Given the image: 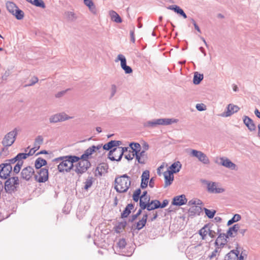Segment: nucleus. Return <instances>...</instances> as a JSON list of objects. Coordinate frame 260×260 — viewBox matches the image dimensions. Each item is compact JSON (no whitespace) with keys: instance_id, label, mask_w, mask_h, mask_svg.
Segmentation results:
<instances>
[{"instance_id":"nucleus-3","label":"nucleus","mask_w":260,"mask_h":260,"mask_svg":"<svg viewBox=\"0 0 260 260\" xmlns=\"http://www.w3.org/2000/svg\"><path fill=\"white\" fill-rule=\"evenodd\" d=\"M19 185L18 177H12L8 178L5 182V190L7 193H12L17 190Z\"/></svg>"},{"instance_id":"nucleus-60","label":"nucleus","mask_w":260,"mask_h":260,"mask_svg":"<svg viewBox=\"0 0 260 260\" xmlns=\"http://www.w3.org/2000/svg\"><path fill=\"white\" fill-rule=\"evenodd\" d=\"M117 91V86L115 84H112L111 87L110 98L113 97Z\"/></svg>"},{"instance_id":"nucleus-48","label":"nucleus","mask_w":260,"mask_h":260,"mask_svg":"<svg viewBox=\"0 0 260 260\" xmlns=\"http://www.w3.org/2000/svg\"><path fill=\"white\" fill-rule=\"evenodd\" d=\"M141 193V190L140 188H138L134 191V194L133 195V199L135 202H137L139 199L140 200L141 196H140Z\"/></svg>"},{"instance_id":"nucleus-36","label":"nucleus","mask_w":260,"mask_h":260,"mask_svg":"<svg viewBox=\"0 0 260 260\" xmlns=\"http://www.w3.org/2000/svg\"><path fill=\"white\" fill-rule=\"evenodd\" d=\"M203 74H201L196 72L194 74L193 83L196 85L199 84L201 81L203 79Z\"/></svg>"},{"instance_id":"nucleus-47","label":"nucleus","mask_w":260,"mask_h":260,"mask_svg":"<svg viewBox=\"0 0 260 260\" xmlns=\"http://www.w3.org/2000/svg\"><path fill=\"white\" fill-rule=\"evenodd\" d=\"M241 215L238 214H236L234 215L232 219L229 220L228 222V225H230L235 222H237L241 219Z\"/></svg>"},{"instance_id":"nucleus-43","label":"nucleus","mask_w":260,"mask_h":260,"mask_svg":"<svg viewBox=\"0 0 260 260\" xmlns=\"http://www.w3.org/2000/svg\"><path fill=\"white\" fill-rule=\"evenodd\" d=\"M199 233L202 236V239L204 240L206 236L208 235L207 224L200 230Z\"/></svg>"},{"instance_id":"nucleus-56","label":"nucleus","mask_w":260,"mask_h":260,"mask_svg":"<svg viewBox=\"0 0 260 260\" xmlns=\"http://www.w3.org/2000/svg\"><path fill=\"white\" fill-rule=\"evenodd\" d=\"M92 178L88 177V178L86 180L85 182L84 189L87 190L89 188H90L92 184Z\"/></svg>"},{"instance_id":"nucleus-42","label":"nucleus","mask_w":260,"mask_h":260,"mask_svg":"<svg viewBox=\"0 0 260 260\" xmlns=\"http://www.w3.org/2000/svg\"><path fill=\"white\" fill-rule=\"evenodd\" d=\"M64 16L66 18L70 21H74L76 19V14L73 12L67 11L65 12Z\"/></svg>"},{"instance_id":"nucleus-21","label":"nucleus","mask_w":260,"mask_h":260,"mask_svg":"<svg viewBox=\"0 0 260 260\" xmlns=\"http://www.w3.org/2000/svg\"><path fill=\"white\" fill-rule=\"evenodd\" d=\"M164 176L165 177L164 187H167L172 183L174 180V175L167 171L164 173Z\"/></svg>"},{"instance_id":"nucleus-10","label":"nucleus","mask_w":260,"mask_h":260,"mask_svg":"<svg viewBox=\"0 0 260 260\" xmlns=\"http://www.w3.org/2000/svg\"><path fill=\"white\" fill-rule=\"evenodd\" d=\"M74 165L70 164L67 158L63 159L58 165L57 169L60 173L69 172L73 168Z\"/></svg>"},{"instance_id":"nucleus-58","label":"nucleus","mask_w":260,"mask_h":260,"mask_svg":"<svg viewBox=\"0 0 260 260\" xmlns=\"http://www.w3.org/2000/svg\"><path fill=\"white\" fill-rule=\"evenodd\" d=\"M16 156L18 159V161L19 160L22 161V159H25L27 157L28 154H27V153H18Z\"/></svg>"},{"instance_id":"nucleus-38","label":"nucleus","mask_w":260,"mask_h":260,"mask_svg":"<svg viewBox=\"0 0 260 260\" xmlns=\"http://www.w3.org/2000/svg\"><path fill=\"white\" fill-rule=\"evenodd\" d=\"M43 138L42 136H38L35 140L34 146L36 150H38L40 147V145L43 143Z\"/></svg>"},{"instance_id":"nucleus-25","label":"nucleus","mask_w":260,"mask_h":260,"mask_svg":"<svg viewBox=\"0 0 260 260\" xmlns=\"http://www.w3.org/2000/svg\"><path fill=\"white\" fill-rule=\"evenodd\" d=\"M181 166L182 165L180 162L177 161L172 164L169 167L170 170H168L167 171L172 173L173 174L174 173H178L180 171L181 168Z\"/></svg>"},{"instance_id":"nucleus-52","label":"nucleus","mask_w":260,"mask_h":260,"mask_svg":"<svg viewBox=\"0 0 260 260\" xmlns=\"http://www.w3.org/2000/svg\"><path fill=\"white\" fill-rule=\"evenodd\" d=\"M188 205H194V206H198V205H203V203L202 201L199 199H192L188 202Z\"/></svg>"},{"instance_id":"nucleus-35","label":"nucleus","mask_w":260,"mask_h":260,"mask_svg":"<svg viewBox=\"0 0 260 260\" xmlns=\"http://www.w3.org/2000/svg\"><path fill=\"white\" fill-rule=\"evenodd\" d=\"M46 165H47V161L45 159H44L41 157L38 158L36 160L35 163V166L37 169H41L42 167L45 166Z\"/></svg>"},{"instance_id":"nucleus-45","label":"nucleus","mask_w":260,"mask_h":260,"mask_svg":"<svg viewBox=\"0 0 260 260\" xmlns=\"http://www.w3.org/2000/svg\"><path fill=\"white\" fill-rule=\"evenodd\" d=\"M67 158L70 164H72L73 165V163L78 162L79 161L81 158H80V157H78L77 156L74 155H67L65 156V159Z\"/></svg>"},{"instance_id":"nucleus-6","label":"nucleus","mask_w":260,"mask_h":260,"mask_svg":"<svg viewBox=\"0 0 260 260\" xmlns=\"http://www.w3.org/2000/svg\"><path fill=\"white\" fill-rule=\"evenodd\" d=\"M76 166L75 170V172L78 174H82L86 172V171L91 166V164L88 160L81 159Z\"/></svg>"},{"instance_id":"nucleus-53","label":"nucleus","mask_w":260,"mask_h":260,"mask_svg":"<svg viewBox=\"0 0 260 260\" xmlns=\"http://www.w3.org/2000/svg\"><path fill=\"white\" fill-rule=\"evenodd\" d=\"M39 81L38 78L35 76H34L31 78L29 80V83L28 84H25L24 87H26L27 86H31L35 85L36 83H37Z\"/></svg>"},{"instance_id":"nucleus-64","label":"nucleus","mask_w":260,"mask_h":260,"mask_svg":"<svg viewBox=\"0 0 260 260\" xmlns=\"http://www.w3.org/2000/svg\"><path fill=\"white\" fill-rule=\"evenodd\" d=\"M69 90H70V89H67V90L59 91V92H57V93L55 94V96L56 98H61L66 93V92L67 91H68Z\"/></svg>"},{"instance_id":"nucleus-34","label":"nucleus","mask_w":260,"mask_h":260,"mask_svg":"<svg viewBox=\"0 0 260 260\" xmlns=\"http://www.w3.org/2000/svg\"><path fill=\"white\" fill-rule=\"evenodd\" d=\"M108 166L105 164L99 165L96 168V172H98L100 176H102L103 174L107 172Z\"/></svg>"},{"instance_id":"nucleus-24","label":"nucleus","mask_w":260,"mask_h":260,"mask_svg":"<svg viewBox=\"0 0 260 260\" xmlns=\"http://www.w3.org/2000/svg\"><path fill=\"white\" fill-rule=\"evenodd\" d=\"M121 144V142L120 141L111 140L108 143L105 144L103 146V149L106 150H109L114 147L118 146Z\"/></svg>"},{"instance_id":"nucleus-32","label":"nucleus","mask_w":260,"mask_h":260,"mask_svg":"<svg viewBox=\"0 0 260 260\" xmlns=\"http://www.w3.org/2000/svg\"><path fill=\"white\" fill-rule=\"evenodd\" d=\"M131 150H132V152L136 154V153H139L141 151V147L139 143L132 142L129 144Z\"/></svg>"},{"instance_id":"nucleus-59","label":"nucleus","mask_w":260,"mask_h":260,"mask_svg":"<svg viewBox=\"0 0 260 260\" xmlns=\"http://www.w3.org/2000/svg\"><path fill=\"white\" fill-rule=\"evenodd\" d=\"M117 245L120 248H121V249L124 248L126 245V242L125 240L124 239H120L119 241V242H118Z\"/></svg>"},{"instance_id":"nucleus-30","label":"nucleus","mask_w":260,"mask_h":260,"mask_svg":"<svg viewBox=\"0 0 260 260\" xmlns=\"http://www.w3.org/2000/svg\"><path fill=\"white\" fill-rule=\"evenodd\" d=\"M147 191H144L143 192L142 194L140 197V207L143 208H146L147 210L148 211L149 210V209L150 208V206H151V202L149 203L148 205H145L143 203V198L144 197H147Z\"/></svg>"},{"instance_id":"nucleus-20","label":"nucleus","mask_w":260,"mask_h":260,"mask_svg":"<svg viewBox=\"0 0 260 260\" xmlns=\"http://www.w3.org/2000/svg\"><path fill=\"white\" fill-rule=\"evenodd\" d=\"M243 122L250 131L252 132L256 129V125L253 121L248 116H243Z\"/></svg>"},{"instance_id":"nucleus-27","label":"nucleus","mask_w":260,"mask_h":260,"mask_svg":"<svg viewBox=\"0 0 260 260\" xmlns=\"http://www.w3.org/2000/svg\"><path fill=\"white\" fill-rule=\"evenodd\" d=\"M84 4L86 6L89 11L93 14H96L97 10L96 6L92 0H83Z\"/></svg>"},{"instance_id":"nucleus-37","label":"nucleus","mask_w":260,"mask_h":260,"mask_svg":"<svg viewBox=\"0 0 260 260\" xmlns=\"http://www.w3.org/2000/svg\"><path fill=\"white\" fill-rule=\"evenodd\" d=\"M6 7L8 11L12 14H14L15 10L18 7L14 3L8 1L6 3Z\"/></svg>"},{"instance_id":"nucleus-55","label":"nucleus","mask_w":260,"mask_h":260,"mask_svg":"<svg viewBox=\"0 0 260 260\" xmlns=\"http://www.w3.org/2000/svg\"><path fill=\"white\" fill-rule=\"evenodd\" d=\"M126 222L125 221L124 222H121L118 223V224L116 226V231L117 233H120V230L124 229L125 227L126 226Z\"/></svg>"},{"instance_id":"nucleus-57","label":"nucleus","mask_w":260,"mask_h":260,"mask_svg":"<svg viewBox=\"0 0 260 260\" xmlns=\"http://www.w3.org/2000/svg\"><path fill=\"white\" fill-rule=\"evenodd\" d=\"M139 155H140L141 158L143 159L142 160L144 161V163L145 164L147 159V155L146 153V151H145V150H142L141 151H140L139 152Z\"/></svg>"},{"instance_id":"nucleus-4","label":"nucleus","mask_w":260,"mask_h":260,"mask_svg":"<svg viewBox=\"0 0 260 260\" xmlns=\"http://www.w3.org/2000/svg\"><path fill=\"white\" fill-rule=\"evenodd\" d=\"M18 134L17 128L7 133L4 137L2 143L5 147L11 146L15 142Z\"/></svg>"},{"instance_id":"nucleus-29","label":"nucleus","mask_w":260,"mask_h":260,"mask_svg":"<svg viewBox=\"0 0 260 260\" xmlns=\"http://www.w3.org/2000/svg\"><path fill=\"white\" fill-rule=\"evenodd\" d=\"M147 218V214L143 215L142 218L137 223L136 229L138 230H141L145 225Z\"/></svg>"},{"instance_id":"nucleus-2","label":"nucleus","mask_w":260,"mask_h":260,"mask_svg":"<svg viewBox=\"0 0 260 260\" xmlns=\"http://www.w3.org/2000/svg\"><path fill=\"white\" fill-rule=\"evenodd\" d=\"M128 147H119L114 148L110 150L108 154V158L112 161H120L124 152L128 151Z\"/></svg>"},{"instance_id":"nucleus-51","label":"nucleus","mask_w":260,"mask_h":260,"mask_svg":"<svg viewBox=\"0 0 260 260\" xmlns=\"http://www.w3.org/2000/svg\"><path fill=\"white\" fill-rule=\"evenodd\" d=\"M23 161H18L16 165L14 166L13 169V173L15 174H18L21 169V168L23 165Z\"/></svg>"},{"instance_id":"nucleus-23","label":"nucleus","mask_w":260,"mask_h":260,"mask_svg":"<svg viewBox=\"0 0 260 260\" xmlns=\"http://www.w3.org/2000/svg\"><path fill=\"white\" fill-rule=\"evenodd\" d=\"M239 251L237 249L232 250L224 257V260H238Z\"/></svg>"},{"instance_id":"nucleus-41","label":"nucleus","mask_w":260,"mask_h":260,"mask_svg":"<svg viewBox=\"0 0 260 260\" xmlns=\"http://www.w3.org/2000/svg\"><path fill=\"white\" fill-rule=\"evenodd\" d=\"M110 15L112 20H113L114 21L117 23H121L122 22L121 18L116 12L112 11L110 12Z\"/></svg>"},{"instance_id":"nucleus-61","label":"nucleus","mask_w":260,"mask_h":260,"mask_svg":"<svg viewBox=\"0 0 260 260\" xmlns=\"http://www.w3.org/2000/svg\"><path fill=\"white\" fill-rule=\"evenodd\" d=\"M122 69L124 71L125 74H131L133 72L132 68L128 66H124Z\"/></svg>"},{"instance_id":"nucleus-17","label":"nucleus","mask_w":260,"mask_h":260,"mask_svg":"<svg viewBox=\"0 0 260 260\" xmlns=\"http://www.w3.org/2000/svg\"><path fill=\"white\" fill-rule=\"evenodd\" d=\"M220 164L221 165L232 170H237V166L232 162L229 159L225 157H220Z\"/></svg>"},{"instance_id":"nucleus-26","label":"nucleus","mask_w":260,"mask_h":260,"mask_svg":"<svg viewBox=\"0 0 260 260\" xmlns=\"http://www.w3.org/2000/svg\"><path fill=\"white\" fill-rule=\"evenodd\" d=\"M168 9L173 10L176 13L182 16L184 18H187L186 14L184 13L183 10L177 5H171L167 7Z\"/></svg>"},{"instance_id":"nucleus-50","label":"nucleus","mask_w":260,"mask_h":260,"mask_svg":"<svg viewBox=\"0 0 260 260\" xmlns=\"http://www.w3.org/2000/svg\"><path fill=\"white\" fill-rule=\"evenodd\" d=\"M32 5L43 9H44L46 7L45 4L43 0H33V3Z\"/></svg>"},{"instance_id":"nucleus-54","label":"nucleus","mask_w":260,"mask_h":260,"mask_svg":"<svg viewBox=\"0 0 260 260\" xmlns=\"http://www.w3.org/2000/svg\"><path fill=\"white\" fill-rule=\"evenodd\" d=\"M220 252V249L216 246L215 250L212 252L211 254L209 256L210 259L215 257L217 255H219Z\"/></svg>"},{"instance_id":"nucleus-40","label":"nucleus","mask_w":260,"mask_h":260,"mask_svg":"<svg viewBox=\"0 0 260 260\" xmlns=\"http://www.w3.org/2000/svg\"><path fill=\"white\" fill-rule=\"evenodd\" d=\"M14 14H12L14 16H15L16 18L18 20H21L24 17V12L20 10L18 7L15 10V12L14 13Z\"/></svg>"},{"instance_id":"nucleus-44","label":"nucleus","mask_w":260,"mask_h":260,"mask_svg":"<svg viewBox=\"0 0 260 260\" xmlns=\"http://www.w3.org/2000/svg\"><path fill=\"white\" fill-rule=\"evenodd\" d=\"M118 60L120 61V66L121 68L124 66H126V59L124 55L122 54H119L117 56V57L116 59L115 60V61L117 62Z\"/></svg>"},{"instance_id":"nucleus-22","label":"nucleus","mask_w":260,"mask_h":260,"mask_svg":"<svg viewBox=\"0 0 260 260\" xmlns=\"http://www.w3.org/2000/svg\"><path fill=\"white\" fill-rule=\"evenodd\" d=\"M239 230V224H235L233 226L230 227L226 232L225 235L229 237H235L238 234V230Z\"/></svg>"},{"instance_id":"nucleus-9","label":"nucleus","mask_w":260,"mask_h":260,"mask_svg":"<svg viewBox=\"0 0 260 260\" xmlns=\"http://www.w3.org/2000/svg\"><path fill=\"white\" fill-rule=\"evenodd\" d=\"M70 118H71V117L68 116L66 113L62 112L51 116L49 118V122L50 123H55L58 122L64 121Z\"/></svg>"},{"instance_id":"nucleus-11","label":"nucleus","mask_w":260,"mask_h":260,"mask_svg":"<svg viewBox=\"0 0 260 260\" xmlns=\"http://www.w3.org/2000/svg\"><path fill=\"white\" fill-rule=\"evenodd\" d=\"M240 110V108L233 104L228 105L226 108V111L222 113L220 116L223 117H228L237 113Z\"/></svg>"},{"instance_id":"nucleus-15","label":"nucleus","mask_w":260,"mask_h":260,"mask_svg":"<svg viewBox=\"0 0 260 260\" xmlns=\"http://www.w3.org/2000/svg\"><path fill=\"white\" fill-rule=\"evenodd\" d=\"M218 235V236L215 242V245L221 249L227 243V239L229 238L224 233H221L220 232Z\"/></svg>"},{"instance_id":"nucleus-1","label":"nucleus","mask_w":260,"mask_h":260,"mask_svg":"<svg viewBox=\"0 0 260 260\" xmlns=\"http://www.w3.org/2000/svg\"><path fill=\"white\" fill-rule=\"evenodd\" d=\"M114 188L119 193L125 192L131 185L130 177L127 174H123L116 177L114 180Z\"/></svg>"},{"instance_id":"nucleus-19","label":"nucleus","mask_w":260,"mask_h":260,"mask_svg":"<svg viewBox=\"0 0 260 260\" xmlns=\"http://www.w3.org/2000/svg\"><path fill=\"white\" fill-rule=\"evenodd\" d=\"M150 177V173L148 170L144 171L141 176V188H146L148 186V180Z\"/></svg>"},{"instance_id":"nucleus-46","label":"nucleus","mask_w":260,"mask_h":260,"mask_svg":"<svg viewBox=\"0 0 260 260\" xmlns=\"http://www.w3.org/2000/svg\"><path fill=\"white\" fill-rule=\"evenodd\" d=\"M203 210L205 211L206 215L209 218H213L216 212V210H209L206 208H204Z\"/></svg>"},{"instance_id":"nucleus-33","label":"nucleus","mask_w":260,"mask_h":260,"mask_svg":"<svg viewBox=\"0 0 260 260\" xmlns=\"http://www.w3.org/2000/svg\"><path fill=\"white\" fill-rule=\"evenodd\" d=\"M134 208V205L133 204H128L123 212L121 213V217L122 218H126L128 217L129 214L131 213L132 210H133Z\"/></svg>"},{"instance_id":"nucleus-13","label":"nucleus","mask_w":260,"mask_h":260,"mask_svg":"<svg viewBox=\"0 0 260 260\" xmlns=\"http://www.w3.org/2000/svg\"><path fill=\"white\" fill-rule=\"evenodd\" d=\"M21 178L26 181H29L33 175L35 176V171L32 167L28 166L22 169L21 172Z\"/></svg>"},{"instance_id":"nucleus-12","label":"nucleus","mask_w":260,"mask_h":260,"mask_svg":"<svg viewBox=\"0 0 260 260\" xmlns=\"http://www.w3.org/2000/svg\"><path fill=\"white\" fill-rule=\"evenodd\" d=\"M1 169L0 170V177L6 179L10 176L12 171V167L6 162L1 164Z\"/></svg>"},{"instance_id":"nucleus-16","label":"nucleus","mask_w":260,"mask_h":260,"mask_svg":"<svg viewBox=\"0 0 260 260\" xmlns=\"http://www.w3.org/2000/svg\"><path fill=\"white\" fill-rule=\"evenodd\" d=\"M168 203L169 201L167 200H164L162 204H161L158 200H152L151 201V206H150V208H149V211L154 210L159 208H165L168 205Z\"/></svg>"},{"instance_id":"nucleus-8","label":"nucleus","mask_w":260,"mask_h":260,"mask_svg":"<svg viewBox=\"0 0 260 260\" xmlns=\"http://www.w3.org/2000/svg\"><path fill=\"white\" fill-rule=\"evenodd\" d=\"M35 180L40 183L45 182L48 179V170L46 168H41L35 174Z\"/></svg>"},{"instance_id":"nucleus-7","label":"nucleus","mask_w":260,"mask_h":260,"mask_svg":"<svg viewBox=\"0 0 260 260\" xmlns=\"http://www.w3.org/2000/svg\"><path fill=\"white\" fill-rule=\"evenodd\" d=\"M190 155L191 156L195 157L198 160L204 164H208L210 162L209 159L207 156L203 152L195 149H191Z\"/></svg>"},{"instance_id":"nucleus-28","label":"nucleus","mask_w":260,"mask_h":260,"mask_svg":"<svg viewBox=\"0 0 260 260\" xmlns=\"http://www.w3.org/2000/svg\"><path fill=\"white\" fill-rule=\"evenodd\" d=\"M160 125H168L172 123H177L178 119L175 118H159Z\"/></svg>"},{"instance_id":"nucleus-14","label":"nucleus","mask_w":260,"mask_h":260,"mask_svg":"<svg viewBox=\"0 0 260 260\" xmlns=\"http://www.w3.org/2000/svg\"><path fill=\"white\" fill-rule=\"evenodd\" d=\"M208 235L211 238H214L221 231L218 224L213 223L207 224Z\"/></svg>"},{"instance_id":"nucleus-49","label":"nucleus","mask_w":260,"mask_h":260,"mask_svg":"<svg viewBox=\"0 0 260 260\" xmlns=\"http://www.w3.org/2000/svg\"><path fill=\"white\" fill-rule=\"evenodd\" d=\"M203 210V209L201 207L199 206L198 205V206H193L190 208L191 212H192L194 214H197L198 215H200Z\"/></svg>"},{"instance_id":"nucleus-62","label":"nucleus","mask_w":260,"mask_h":260,"mask_svg":"<svg viewBox=\"0 0 260 260\" xmlns=\"http://www.w3.org/2000/svg\"><path fill=\"white\" fill-rule=\"evenodd\" d=\"M124 157L128 160H131L134 157V153H132V151L129 150V153L128 154H125Z\"/></svg>"},{"instance_id":"nucleus-31","label":"nucleus","mask_w":260,"mask_h":260,"mask_svg":"<svg viewBox=\"0 0 260 260\" xmlns=\"http://www.w3.org/2000/svg\"><path fill=\"white\" fill-rule=\"evenodd\" d=\"M160 125L159 119H154L153 120L147 121L144 123V126L146 127L154 128L157 125Z\"/></svg>"},{"instance_id":"nucleus-5","label":"nucleus","mask_w":260,"mask_h":260,"mask_svg":"<svg viewBox=\"0 0 260 260\" xmlns=\"http://www.w3.org/2000/svg\"><path fill=\"white\" fill-rule=\"evenodd\" d=\"M203 182L207 185V190L211 193H220L224 191V189L220 187L219 183L215 182H210L203 180Z\"/></svg>"},{"instance_id":"nucleus-63","label":"nucleus","mask_w":260,"mask_h":260,"mask_svg":"<svg viewBox=\"0 0 260 260\" xmlns=\"http://www.w3.org/2000/svg\"><path fill=\"white\" fill-rule=\"evenodd\" d=\"M197 109L199 111H203L206 110V106L203 104H198L196 106Z\"/></svg>"},{"instance_id":"nucleus-18","label":"nucleus","mask_w":260,"mask_h":260,"mask_svg":"<svg viewBox=\"0 0 260 260\" xmlns=\"http://www.w3.org/2000/svg\"><path fill=\"white\" fill-rule=\"evenodd\" d=\"M187 200L184 194H181L180 196H176L173 198L172 202V205L176 206H182L185 205Z\"/></svg>"},{"instance_id":"nucleus-39","label":"nucleus","mask_w":260,"mask_h":260,"mask_svg":"<svg viewBox=\"0 0 260 260\" xmlns=\"http://www.w3.org/2000/svg\"><path fill=\"white\" fill-rule=\"evenodd\" d=\"M93 149H92L91 147H89L87 149H86L84 153L81 156L80 158L81 159H86L88 160L89 158V156L93 153Z\"/></svg>"}]
</instances>
